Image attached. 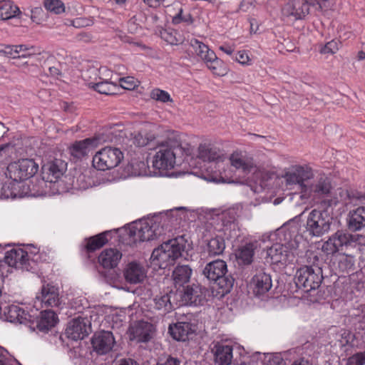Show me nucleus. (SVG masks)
<instances>
[{
  "mask_svg": "<svg viewBox=\"0 0 365 365\" xmlns=\"http://www.w3.org/2000/svg\"><path fill=\"white\" fill-rule=\"evenodd\" d=\"M311 268L310 267H304L297 271L294 280L298 287L304 288V286L307 284V278L309 276Z\"/></svg>",
  "mask_w": 365,
  "mask_h": 365,
  "instance_id": "41",
  "label": "nucleus"
},
{
  "mask_svg": "<svg viewBox=\"0 0 365 365\" xmlns=\"http://www.w3.org/2000/svg\"><path fill=\"white\" fill-rule=\"evenodd\" d=\"M77 39L81 41L89 42L92 39V36L88 33L82 32L77 35Z\"/></svg>",
  "mask_w": 365,
  "mask_h": 365,
  "instance_id": "58",
  "label": "nucleus"
},
{
  "mask_svg": "<svg viewBox=\"0 0 365 365\" xmlns=\"http://www.w3.org/2000/svg\"><path fill=\"white\" fill-rule=\"evenodd\" d=\"M271 277L263 272L257 273L252 279L250 287L256 296L263 295L272 287Z\"/></svg>",
  "mask_w": 365,
  "mask_h": 365,
  "instance_id": "19",
  "label": "nucleus"
},
{
  "mask_svg": "<svg viewBox=\"0 0 365 365\" xmlns=\"http://www.w3.org/2000/svg\"><path fill=\"white\" fill-rule=\"evenodd\" d=\"M161 37L168 43L172 45H176L182 41L180 35L176 31L165 29L160 32Z\"/></svg>",
  "mask_w": 365,
  "mask_h": 365,
  "instance_id": "45",
  "label": "nucleus"
},
{
  "mask_svg": "<svg viewBox=\"0 0 365 365\" xmlns=\"http://www.w3.org/2000/svg\"><path fill=\"white\" fill-rule=\"evenodd\" d=\"M268 365H284V361L279 356L269 355L267 356Z\"/></svg>",
  "mask_w": 365,
  "mask_h": 365,
  "instance_id": "54",
  "label": "nucleus"
},
{
  "mask_svg": "<svg viewBox=\"0 0 365 365\" xmlns=\"http://www.w3.org/2000/svg\"><path fill=\"white\" fill-rule=\"evenodd\" d=\"M155 333V328L153 324L140 321L130 327V339L139 343H146L153 339Z\"/></svg>",
  "mask_w": 365,
  "mask_h": 365,
  "instance_id": "11",
  "label": "nucleus"
},
{
  "mask_svg": "<svg viewBox=\"0 0 365 365\" xmlns=\"http://www.w3.org/2000/svg\"><path fill=\"white\" fill-rule=\"evenodd\" d=\"M31 19L36 24H41L45 19V13L40 6H36L31 10Z\"/></svg>",
  "mask_w": 365,
  "mask_h": 365,
  "instance_id": "46",
  "label": "nucleus"
},
{
  "mask_svg": "<svg viewBox=\"0 0 365 365\" xmlns=\"http://www.w3.org/2000/svg\"><path fill=\"white\" fill-rule=\"evenodd\" d=\"M66 164L61 160L56 159L42 167V178L50 182H56L65 173Z\"/></svg>",
  "mask_w": 365,
  "mask_h": 365,
  "instance_id": "14",
  "label": "nucleus"
},
{
  "mask_svg": "<svg viewBox=\"0 0 365 365\" xmlns=\"http://www.w3.org/2000/svg\"><path fill=\"white\" fill-rule=\"evenodd\" d=\"M38 169V165L33 160L21 159L8 165L6 175L14 181L20 182L33 177Z\"/></svg>",
  "mask_w": 365,
  "mask_h": 365,
  "instance_id": "8",
  "label": "nucleus"
},
{
  "mask_svg": "<svg viewBox=\"0 0 365 365\" xmlns=\"http://www.w3.org/2000/svg\"><path fill=\"white\" fill-rule=\"evenodd\" d=\"M207 180L211 181V182H225L223 180L222 178H221V177L217 178V177H214V176L208 177Z\"/></svg>",
  "mask_w": 365,
  "mask_h": 365,
  "instance_id": "62",
  "label": "nucleus"
},
{
  "mask_svg": "<svg viewBox=\"0 0 365 365\" xmlns=\"http://www.w3.org/2000/svg\"><path fill=\"white\" fill-rule=\"evenodd\" d=\"M256 245L254 243H247L240 247L237 253L236 257L243 264H250L253 261Z\"/></svg>",
  "mask_w": 365,
  "mask_h": 365,
  "instance_id": "32",
  "label": "nucleus"
},
{
  "mask_svg": "<svg viewBox=\"0 0 365 365\" xmlns=\"http://www.w3.org/2000/svg\"><path fill=\"white\" fill-rule=\"evenodd\" d=\"M19 12V7L8 0L3 2V4L0 6V16L3 20L15 17Z\"/></svg>",
  "mask_w": 365,
  "mask_h": 365,
  "instance_id": "37",
  "label": "nucleus"
},
{
  "mask_svg": "<svg viewBox=\"0 0 365 365\" xmlns=\"http://www.w3.org/2000/svg\"><path fill=\"white\" fill-rule=\"evenodd\" d=\"M187 246L188 245L183 236L170 240L153 251L151 259L160 268H165L183 256Z\"/></svg>",
  "mask_w": 365,
  "mask_h": 365,
  "instance_id": "1",
  "label": "nucleus"
},
{
  "mask_svg": "<svg viewBox=\"0 0 365 365\" xmlns=\"http://www.w3.org/2000/svg\"><path fill=\"white\" fill-rule=\"evenodd\" d=\"M7 356L8 351L0 346V365H21L17 360L10 359Z\"/></svg>",
  "mask_w": 365,
  "mask_h": 365,
  "instance_id": "47",
  "label": "nucleus"
},
{
  "mask_svg": "<svg viewBox=\"0 0 365 365\" xmlns=\"http://www.w3.org/2000/svg\"><path fill=\"white\" fill-rule=\"evenodd\" d=\"M178 145L172 141L162 143L156 147V153L153 156V166L158 170H170L175 164L176 150Z\"/></svg>",
  "mask_w": 365,
  "mask_h": 365,
  "instance_id": "7",
  "label": "nucleus"
},
{
  "mask_svg": "<svg viewBox=\"0 0 365 365\" xmlns=\"http://www.w3.org/2000/svg\"><path fill=\"white\" fill-rule=\"evenodd\" d=\"M191 46L197 56L206 64L214 75L223 76L227 74V68L224 62L218 58L215 53L207 45L197 39H193L191 41Z\"/></svg>",
  "mask_w": 365,
  "mask_h": 365,
  "instance_id": "5",
  "label": "nucleus"
},
{
  "mask_svg": "<svg viewBox=\"0 0 365 365\" xmlns=\"http://www.w3.org/2000/svg\"><path fill=\"white\" fill-rule=\"evenodd\" d=\"M232 346L217 343L215 345L212 351L215 361L219 365H230L232 359Z\"/></svg>",
  "mask_w": 365,
  "mask_h": 365,
  "instance_id": "23",
  "label": "nucleus"
},
{
  "mask_svg": "<svg viewBox=\"0 0 365 365\" xmlns=\"http://www.w3.org/2000/svg\"><path fill=\"white\" fill-rule=\"evenodd\" d=\"M292 365H308V362L304 359L296 361Z\"/></svg>",
  "mask_w": 365,
  "mask_h": 365,
  "instance_id": "64",
  "label": "nucleus"
},
{
  "mask_svg": "<svg viewBox=\"0 0 365 365\" xmlns=\"http://www.w3.org/2000/svg\"><path fill=\"white\" fill-rule=\"evenodd\" d=\"M6 57L11 58H19V45H7Z\"/></svg>",
  "mask_w": 365,
  "mask_h": 365,
  "instance_id": "52",
  "label": "nucleus"
},
{
  "mask_svg": "<svg viewBox=\"0 0 365 365\" xmlns=\"http://www.w3.org/2000/svg\"><path fill=\"white\" fill-rule=\"evenodd\" d=\"M229 160L232 167L237 170H241L244 173L253 172L256 175L257 178H269V173L257 168L253 158L243 154L242 153L235 152L232 153Z\"/></svg>",
  "mask_w": 365,
  "mask_h": 365,
  "instance_id": "9",
  "label": "nucleus"
},
{
  "mask_svg": "<svg viewBox=\"0 0 365 365\" xmlns=\"http://www.w3.org/2000/svg\"><path fill=\"white\" fill-rule=\"evenodd\" d=\"M146 4L150 7H158L161 4H164L168 0H143Z\"/></svg>",
  "mask_w": 365,
  "mask_h": 365,
  "instance_id": "57",
  "label": "nucleus"
},
{
  "mask_svg": "<svg viewBox=\"0 0 365 365\" xmlns=\"http://www.w3.org/2000/svg\"><path fill=\"white\" fill-rule=\"evenodd\" d=\"M205 292L206 289L200 284H193L187 286L182 295V300L186 305L197 306L205 299Z\"/></svg>",
  "mask_w": 365,
  "mask_h": 365,
  "instance_id": "18",
  "label": "nucleus"
},
{
  "mask_svg": "<svg viewBox=\"0 0 365 365\" xmlns=\"http://www.w3.org/2000/svg\"><path fill=\"white\" fill-rule=\"evenodd\" d=\"M43 6L45 9L56 14H59L65 11L63 3L60 0H44Z\"/></svg>",
  "mask_w": 365,
  "mask_h": 365,
  "instance_id": "42",
  "label": "nucleus"
},
{
  "mask_svg": "<svg viewBox=\"0 0 365 365\" xmlns=\"http://www.w3.org/2000/svg\"><path fill=\"white\" fill-rule=\"evenodd\" d=\"M312 173L302 166H296L286 172L284 178L288 190H294L302 193V197H307L312 191H317L318 185L313 187L309 182Z\"/></svg>",
  "mask_w": 365,
  "mask_h": 365,
  "instance_id": "2",
  "label": "nucleus"
},
{
  "mask_svg": "<svg viewBox=\"0 0 365 365\" xmlns=\"http://www.w3.org/2000/svg\"><path fill=\"white\" fill-rule=\"evenodd\" d=\"M339 48V43L338 41L332 40L329 41L324 47L321 49V53L324 54H334Z\"/></svg>",
  "mask_w": 365,
  "mask_h": 365,
  "instance_id": "48",
  "label": "nucleus"
},
{
  "mask_svg": "<svg viewBox=\"0 0 365 365\" xmlns=\"http://www.w3.org/2000/svg\"><path fill=\"white\" fill-rule=\"evenodd\" d=\"M4 312L8 322L24 324L29 321L30 315L19 305L11 304L6 306L4 308Z\"/></svg>",
  "mask_w": 365,
  "mask_h": 365,
  "instance_id": "22",
  "label": "nucleus"
},
{
  "mask_svg": "<svg viewBox=\"0 0 365 365\" xmlns=\"http://www.w3.org/2000/svg\"><path fill=\"white\" fill-rule=\"evenodd\" d=\"M88 86L101 94L112 95L115 93V85L107 81L96 83H90Z\"/></svg>",
  "mask_w": 365,
  "mask_h": 365,
  "instance_id": "39",
  "label": "nucleus"
},
{
  "mask_svg": "<svg viewBox=\"0 0 365 365\" xmlns=\"http://www.w3.org/2000/svg\"><path fill=\"white\" fill-rule=\"evenodd\" d=\"M225 248V240L221 237L210 239L207 244V252L210 256H216L222 254Z\"/></svg>",
  "mask_w": 365,
  "mask_h": 365,
  "instance_id": "35",
  "label": "nucleus"
},
{
  "mask_svg": "<svg viewBox=\"0 0 365 365\" xmlns=\"http://www.w3.org/2000/svg\"><path fill=\"white\" fill-rule=\"evenodd\" d=\"M319 210L314 209L309 214L307 220V231L314 237L319 236Z\"/></svg>",
  "mask_w": 365,
  "mask_h": 365,
  "instance_id": "34",
  "label": "nucleus"
},
{
  "mask_svg": "<svg viewBox=\"0 0 365 365\" xmlns=\"http://www.w3.org/2000/svg\"><path fill=\"white\" fill-rule=\"evenodd\" d=\"M123 159L122 151L113 147H105L93 158V165L98 170H107L117 167Z\"/></svg>",
  "mask_w": 365,
  "mask_h": 365,
  "instance_id": "6",
  "label": "nucleus"
},
{
  "mask_svg": "<svg viewBox=\"0 0 365 365\" xmlns=\"http://www.w3.org/2000/svg\"><path fill=\"white\" fill-rule=\"evenodd\" d=\"M58 322V318L54 312L45 310L41 312V318L38 322L37 327L40 330H48L53 327Z\"/></svg>",
  "mask_w": 365,
  "mask_h": 365,
  "instance_id": "33",
  "label": "nucleus"
},
{
  "mask_svg": "<svg viewBox=\"0 0 365 365\" xmlns=\"http://www.w3.org/2000/svg\"><path fill=\"white\" fill-rule=\"evenodd\" d=\"M335 6L334 0H321V10H331Z\"/></svg>",
  "mask_w": 365,
  "mask_h": 365,
  "instance_id": "56",
  "label": "nucleus"
},
{
  "mask_svg": "<svg viewBox=\"0 0 365 365\" xmlns=\"http://www.w3.org/2000/svg\"><path fill=\"white\" fill-rule=\"evenodd\" d=\"M122 257V254L117 249H106L98 257L99 263L106 269L116 267Z\"/></svg>",
  "mask_w": 365,
  "mask_h": 365,
  "instance_id": "24",
  "label": "nucleus"
},
{
  "mask_svg": "<svg viewBox=\"0 0 365 365\" xmlns=\"http://www.w3.org/2000/svg\"><path fill=\"white\" fill-rule=\"evenodd\" d=\"M89 331L90 327L87 325V320L78 317L69 322L66 329V335L68 338L77 341L88 336Z\"/></svg>",
  "mask_w": 365,
  "mask_h": 365,
  "instance_id": "15",
  "label": "nucleus"
},
{
  "mask_svg": "<svg viewBox=\"0 0 365 365\" xmlns=\"http://www.w3.org/2000/svg\"><path fill=\"white\" fill-rule=\"evenodd\" d=\"M59 304L58 289L50 284L43 285L41 292L38 294L34 302V307L40 309L45 307H57Z\"/></svg>",
  "mask_w": 365,
  "mask_h": 365,
  "instance_id": "10",
  "label": "nucleus"
},
{
  "mask_svg": "<svg viewBox=\"0 0 365 365\" xmlns=\"http://www.w3.org/2000/svg\"><path fill=\"white\" fill-rule=\"evenodd\" d=\"M348 240L349 239L346 235L341 232H337L324 242L322 250L327 254H334L344 245H346Z\"/></svg>",
  "mask_w": 365,
  "mask_h": 365,
  "instance_id": "25",
  "label": "nucleus"
},
{
  "mask_svg": "<svg viewBox=\"0 0 365 365\" xmlns=\"http://www.w3.org/2000/svg\"><path fill=\"white\" fill-rule=\"evenodd\" d=\"M235 60L242 65H250L251 61L245 51H239L236 55Z\"/></svg>",
  "mask_w": 365,
  "mask_h": 365,
  "instance_id": "51",
  "label": "nucleus"
},
{
  "mask_svg": "<svg viewBox=\"0 0 365 365\" xmlns=\"http://www.w3.org/2000/svg\"><path fill=\"white\" fill-rule=\"evenodd\" d=\"M227 272L226 262L217 259L207 264L202 273L208 279L215 282L224 294L230 292L234 284V279L226 275Z\"/></svg>",
  "mask_w": 365,
  "mask_h": 365,
  "instance_id": "4",
  "label": "nucleus"
},
{
  "mask_svg": "<svg viewBox=\"0 0 365 365\" xmlns=\"http://www.w3.org/2000/svg\"><path fill=\"white\" fill-rule=\"evenodd\" d=\"M192 269L187 265L177 266L173 272V279L176 286H182L189 282Z\"/></svg>",
  "mask_w": 365,
  "mask_h": 365,
  "instance_id": "31",
  "label": "nucleus"
},
{
  "mask_svg": "<svg viewBox=\"0 0 365 365\" xmlns=\"http://www.w3.org/2000/svg\"><path fill=\"white\" fill-rule=\"evenodd\" d=\"M7 45H0V55L6 57Z\"/></svg>",
  "mask_w": 365,
  "mask_h": 365,
  "instance_id": "63",
  "label": "nucleus"
},
{
  "mask_svg": "<svg viewBox=\"0 0 365 365\" xmlns=\"http://www.w3.org/2000/svg\"><path fill=\"white\" fill-rule=\"evenodd\" d=\"M150 98L152 99H154L162 103L173 101L170 95L167 91L161 90L160 88L153 89L150 92Z\"/></svg>",
  "mask_w": 365,
  "mask_h": 365,
  "instance_id": "43",
  "label": "nucleus"
},
{
  "mask_svg": "<svg viewBox=\"0 0 365 365\" xmlns=\"http://www.w3.org/2000/svg\"><path fill=\"white\" fill-rule=\"evenodd\" d=\"M173 13L171 14L172 23L173 24H180L182 23L190 25L193 23L194 19L186 8H184L180 3L174 4Z\"/></svg>",
  "mask_w": 365,
  "mask_h": 365,
  "instance_id": "28",
  "label": "nucleus"
},
{
  "mask_svg": "<svg viewBox=\"0 0 365 365\" xmlns=\"http://www.w3.org/2000/svg\"><path fill=\"white\" fill-rule=\"evenodd\" d=\"M123 277L125 281L130 284H139L146 278L147 270L143 264L131 262L125 266L123 270Z\"/></svg>",
  "mask_w": 365,
  "mask_h": 365,
  "instance_id": "17",
  "label": "nucleus"
},
{
  "mask_svg": "<svg viewBox=\"0 0 365 365\" xmlns=\"http://www.w3.org/2000/svg\"><path fill=\"white\" fill-rule=\"evenodd\" d=\"M100 144L98 138H86L75 142L70 148L69 153L72 157L81 159Z\"/></svg>",
  "mask_w": 365,
  "mask_h": 365,
  "instance_id": "16",
  "label": "nucleus"
},
{
  "mask_svg": "<svg viewBox=\"0 0 365 365\" xmlns=\"http://www.w3.org/2000/svg\"><path fill=\"white\" fill-rule=\"evenodd\" d=\"M120 85L124 89L132 90L136 86V81L134 78L128 76L120 78Z\"/></svg>",
  "mask_w": 365,
  "mask_h": 365,
  "instance_id": "50",
  "label": "nucleus"
},
{
  "mask_svg": "<svg viewBox=\"0 0 365 365\" xmlns=\"http://www.w3.org/2000/svg\"><path fill=\"white\" fill-rule=\"evenodd\" d=\"M160 365H180V361L175 358L168 357L166 361Z\"/></svg>",
  "mask_w": 365,
  "mask_h": 365,
  "instance_id": "59",
  "label": "nucleus"
},
{
  "mask_svg": "<svg viewBox=\"0 0 365 365\" xmlns=\"http://www.w3.org/2000/svg\"><path fill=\"white\" fill-rule=\"evenodd\" d=\"M348 227L351 231H357L365 227V208L359 207L351 211L348 215Z\"/></svg>",
  "mask_w": 365,
  "mask_h": 365,
  "instance_id": "27",
  "label": "nucleus"
},
{
  "mask_svg": "<svg viewBox=\"0 0 365 365\" xmlns=\"http://www.w3.org/2000/svg\"><path fill=\"white\" fill-rule=\"evenodd\" d=\"M153 302L154 308L158 310H161L164 313L169 312L173 309L170 297L168 294L155 297L153 299Z\"/></svg>",
  "mask_w": 365,
  "mask_h": 365,
  "instance_id": "38",
  "label": "nucleus"
},
{
  "mask_svg": "<svg viewBox=\"0 0 365 365\" xmlns=\"http://www.w3.org/2000/svg\"><path fill=\"white\" fill-rule=\"evenodd\" d=\"M254 6V0H242L240 5V9L246 12L250 11Z\"/></svg>",
  "mask_w": 365,
  "mask_h": 365,
  "instance_id": "53",
  "label": "nucleus"
},
{
  "mask_svg": "<svg viewBox=\"0 0 365 365\" xmlns=\"http://www.w3.org/2000/svg\"><path fill=\"white\" fill-rule=\"evenodd\" d=\"M220 49L228 55H231L234 51L231 47L224 46H221Z\"/></svg>",
  "mask_w": 365,
  "mask_h": 365,
  "instance_id": "61",
  "label": "nucleus"
},
{
  "mask_svg": "<svg viewBox=\"0 0 365 365\" xmlns=\"http://www.w3.org/2000/svg\"><path fill=\"white\" fill-rule=\"evenodd\" d=\"M155 136L147 130H141L132 134L131 140L134 145L138 147H143L148 145L153 140Z\"/></svg>",
  "mask_w": 365,
  "mask_h": 365,
  "instance_id": "36",
  "label": "nucleus"
},
{
  "mask_svg": "<svg viewBox=\"0 0 365 365\" xmlns=\"http://www.w3.org/2000/svg\"><path fill=\"white\" fill-rule=\"evenodd\" d=\"M28 253L22 249H13L6 252L5 262L11 267L24 268L28 261Z\"/></svg>",
  "mask_w": 365,
  "mask_h": 365,
  "instance_id": "21",
  "label": "nucleus"
},
{
  "mask_svg": "<svg viewBox=\"0 0 365 365\" xmlns=\"http://www.w3.org/2000/svg\"><path fill=\"white\" fill-rule=\"evenodd\" d=\"M346 365H365V351L357 353L349 357Z\"/></svg>",
  "mask_w": 365,
  "mask_h": 365,
  "instance_id": "49",
  "label": "nucleus"
},
{
  "mask_svg": "<svg viewBox=\"0 0 365 365\" xmlns=\"http://www.w3.org/2000/svg\"><path fill=\"white\" fill-rule=\"evenodd\" d=\"M107 241L106 233H101L88 240L86 245V249L88 251H94L103 247Z\"/></svg>",
  "mask_w": 365,
  "mask_h": 365,
  "instance_id": "40",
  "label": "nucleus"
},
{
  "mask_svg": "<svg viewBox=\"0 0 365 365\" xmlns=\"http://www.w3.org/2000/svg\"><path fill=\"white\" fill-rule=\"evenodd\" d=\"M48 70L50 75L54 77H58L61 73L60 69L56 66H51L48 68Z\"/></svg>",
  "mask_w": 365,
  "mask_h": 365,
  "instance_id": "60",
  "label": "nucleus"
},
{
  "mask_svg": "<svg viewBox=\"0 0 365 365\" xmlns=\"http://www.w3.org/2000/svg\"><path fill=\"white\" fill-rule=\"evenodd\" d=\"M169 332L173 338L177 341H185L188 335L192 334L191 324L187 322H178L169 326Z\"/></svg>",
  "mask_w": 365,
  "mask_h": 365,
  "instance_id": "29",
  "label": "nucleus"
},
{
  "mask_svg": "<svg viewBox=\"0 0 365 365\" xmlns=\"http://www.w3.org/2000/svg\"><path fill=\"white\" fill-rule=\"evenodd\" d=\"M267 255L274 263L285 264L289 260L290 252L283 245L275 244L268 250Z\"/></svg>",
  "mask_w": 365,
  "mask_h": 365,
  "instance_id": "30",
  "label": "nucleus"
},
{
  "mask_svg": "<svg viewBox=\"0 0 365 365\" xmlns=\"http://www.w3.org/2000/svg\"><path fill=\"white\" fill-rule=\"evenodd\" d=\"M331 190V185L330 180L327 178L324 180L322 183H321V195L322 194H329Z\"/></svg>",
  "mask_w": 365,
  "mask_h": 365,
  "instance_id": "55",
  "label": "nucleus"
},
{
  "mask_svg": "<svg viewBox=\"0 0 365 365\" xmlns=\"http://www.w3.org/2000/svg\"><path fill=\"white\" fill-rule=\"evenodd\" d=\"M164 233L160 222L153 219L142 220L129 228L128 236L133 242L153 240Z\"/></svg>",
  "mask_w": 365,
  "mask_h": 365,
  "instance_id": "3",
  "label": "nucleus"
},
{
  "mask_svg": "<svg viewBox=\"0 0 365 365\" xmlns=\"http://www.w3.org/2000/svg\"><path fill=\"white\" fill-rule=\"evenodd\" d=\"M309 11V5L305 0H292L282 9L284 17L294 21L303 19Z\"/></svg>",
  "mask_w": 365,
  "mask_h": 365,
  "instance_id": "12",
  "label": "nucleus"
},
{
  "mask_svg": "<svg viewBox=\"0 0 365 365\" xmlns=\"http://www.w3.org/2000/svg\"><path fill=\"white\" fill-rule=\"evenodd\" d=\"M40 53V51L34 46H28L24 44L19 45V58H31Z\"/></svg>",
  "mask_w": 365,
  "mask_h": 365,
  "instance_id": "44",
  "label": "nucleus"
},
{
  "mask_svg": "<svg viewBox=\"0 0 365 365\" xmlns=\"http://www.w3.org/2000/svg\"><path fill=\"white\" fill-rule=\"evenodd\" d=\"M307 284L304 286L306 292H308L307 297L312 302H317L319 299V278L311 268L309 276L307 278Z\"/></svg>",
  "mask_w": 365,
  "mask_h": 365,
  "instance_id": "26",
  "label": "nucleus"
},
{
  "mask_svg": "<svg viewBox=\"0 0 365 365\" xmlns=\"http://www.w3.org/2000/svg\"><path fill=\"white\" fill-rule=\"evenodd\" d=\"M115 343V339L112 332L108 331L96 333L91 339L93 350L101 355L110 352Z\"/></svg>",
  "mask_w": 365,
  "mask_h": 365,
  "instance_id": "13",
  "label": "nucleus"
},
{
  "mask_svg": "<svg viewBox=\"0 0 365 365\" xmlns=\"http://www.w3.org/2000/svg\"><path fill=\"white\" fill-rule=\"evenodd\" d=\"M197 157L203 161L219 163L223 161L225 155L216 147L200 144L197 150Z\"/></svg>",
  "mask_w": 365,
  "mask_h": 365,
  "instance_id": "20",
  "label": "nucleus"
}]
</instances>
